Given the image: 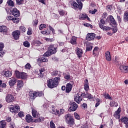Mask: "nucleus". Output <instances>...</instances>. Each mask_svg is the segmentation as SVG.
<instances>
[{
    "label": "nucleus",
    "mask_w": 128,
    "mask_h": 128,
    "mask_svg": "<svg viewBox=\"0 0 128 128\" xmlns=\"http://www.w3.org/2000/svg\"><path fill=\"white\" fill-rule=\"evenodd\" d=\"M0 87L1 88H6V83H2V84L0 85Z\"/></svg>",
    "instance_id": "774afa93"
},
{
    "label": "nucleus",
    "mask_w": 128,
    "mask_h": 128,
    "mask_svg": "<svg viewBox=\"0 0 128 128\" xmlns=\"http://www.w3.org/2000/svg\"><path fill=\"white\" fill-rule=\"evenodd\" d=\"M9 86L12 87L16 84V79L14 78H11L8 82Z\"/></svg>",
    "instance_id": "2eb2a0df"
},
{
    "label": "nucleus",
    "mask_w": 128,
    "mask_h": 128,
    "mask_svg": "<svg viewBox=\"0 0 128 128\" xmlns=\"http://www.w3.org/2000/svg\"><path fill=\"white\" fill-rule=\"evenodd\" d=\"M74 100L78 104H80L81 100H82V98L80 96V94L78 93L74 97Z\"/></svg>",
    "instance_id": "f8f14e48"
},
{
    "label": "nucleus",
    "mask_w": 128,
    "mask_h": 128,
    "mask_svg": "<svg viewBox=\"0 0 128 128\" xmlns=\"http://www.w3.org/2000/svg\"><path fill=\"white\" fill-rule=\"evenodd\" d=\"M37 62L38 64H41V62H48V60L46 57H42L41 58H38L37 60Z\"/></svg>",
    "instance_id": "a211bd4d"
},
{
    "label": "nucleus",
    "mask_w": 128,
    "mask_h": 128,
    "mask_svg": "<svg viewBox=\"0 0 128 128\" xmlns=\"http://www.w3.org/2000/svg\"><path fill=\"white\" fill-rule=\"evenodd\" d=\"M52 54H52L51 51L49 50V51L46 52L44 54V56H52Z\"/></svg>",
    "instance_id": "a19ab883"
},
{
    "label": "nucleus",
    "mask_w": 128,
    "mask_h": 128,
    "mask_svg": "<svg viewBox=\"0 0 128 128\" xmlns=\"http://www.w3.org/2000/svg\"><path fill=\"white\" fill-rule=\"evenodd\" d=\"M38 92H30V96L31 98H36L38 96Z\"/></svg>",
    "instance_id": "473e14b6"
},
{
    "label": "nucleus",
    "mask_w": 128,
    "mask_h": 128,
    "mask_svg": "<svg viewBox=\"0 0 128 128\" xmlns=\"http://www.w3.org/2000/svg\"><path fill=\"white\" fill-rule=\"evenodd\" d=\"M32 116H34V118H38L40 116V114L36 110V108H32Z\"/></svg>",
    "instance_id": "4468645a"
},
{
    "label": "nucleus",
    "mask_w": 128,
    "mask_h": 128,
    "mask_svg": "<svg viewBox=\"0 0 128 128\" xmlns=\"http://www.w3.org/2000/svg\"><path fill=\"white\" fill-rule=\"evenodd\" d=\"M44 117H40L39 118L35 120L34 122H44Z\"/></svg>",
    "instance_id": "c9c22d12"
},
{
    "label": "nucleus",
    "mask_w": 128,
    "mask_h": 128,
    "mask_svg": "<svg viewBox=\"0 0 128 128\" xmlns=\"http://www.w3.org/2000/svg\"><path fill=\"white\" fill-rule=\"evenodd\" d=\"M20 78H22V80H26V74L24 72H21Z\"/></svg>",
    "instance_id": "f704fd0d"
},
{
    "label": "nucleus",
    "mask_w": 128,
    "mask_h": 128,
    "mask_svg": "<svg viewBox=\"0 0 128 128\" xmlns=\"http://www.w3.org/2000/svg\"><path fill=\"white\" fill-rule=\"evenodd\" d=\"M72 84L68 83L66 85V92H70V90H72Z\"/></svg>",
    "instance_id": "412c9836"
},
{
    "label": "nucleus",
    "mask_w": 128,
    "mask_h": 128,
    "mask_svg": "<svg viewBox=\"0 0 128 128\" xmlns=\"http://www.w3.org/2000/svg\"><path fill=\"white\" fill-rule=\"evenodd\" d=\"M12 22L14 24H16V22H20V18H13Z\"/></svg>",
    "instance_id": "09e8293b"
},
{
    "label": "nucleus",
    "mask_w": 128,
    "mask_h": 128,
    "mask_svg": "<svg viewBox=\"0 0 128 128\" xmlns=\"http://www.w3.org/2000/svg\"><path fill=\"white\" fill-rule=\"evenodd\" d=\"M0 32H2L4 34H7L8 32V28L5 26H0Z\"/></svg>",
    "instance_id": "9d476101"
},
{
    "label": "nucleus",
    "mask_w": 128,
    "mask_h": 128,
    "mask_svg": "<svg viewBox=\"0 0 128 128\" xmlns=\"http://www.w3.org/2000/svg\"><path fill=\"white\" fill-rule=\"evenodd\" d=\"M24 46L26 48H30V42L28 41H25L24 42Z\"/></svg>",
    "instance_id": "8fccbe9b"
},
{
    "label": "nucleus",
    "mask_w": 128,
    "mask_h": 128,
    "mask_svg": "<svg viewBox=\"0 0 128 128\" xmlns=\"http://www.w3.org/2000/svg\"><path fill=\"white\" fill-rule=\"evenodd\" d=\"M94 38H96V34L94 33H88L86 35V40L90 42V40H94Z\"/></svg>",
    "instance_id": "1a4fd4ad"
},
{
    "label": "nucleus",
    "mask_w": 128,
    "mask_h": 128,
    "mask_svg": "<svg viewBox=\"0 0 128 128\" xmlns=\"http://www.w3.org/2000/svg\"><path fill=\"white\" fill-rule=\"evenodd\" d=\"M124 20L125 22H128V12H124Z\"/></svg>",
    "instance_id": "e433bc0d"
},
{
    "label": "nucleus",
    "mask_w": 128,
    "mask_h": 128,
    "mask_svg": "<svg viewBox=\"0 0 128 128\" xmlns=\"http://www.w3.org/2000/svg\"><path fill=\"white\" fill-rule=\"evenodd\" d=\"M7 4H8V6H14V2L12 0H8Z\"/></svg>",
    "instance_id": "4c0bfd02"
},
{
    "label": "nucleus",
    "mask_w": 128,
    "mask_h": 128,
    "mask_svg": "<svg viewBox=\"0 0 128 128\" xmlns=\"http://www.w3.org/2000/svg\"><path fill=\"white\" fill-rule=\"evenodd\" d=\"M105 57L106 60H108V62H110V60H112V57L110 56V52H106Z\"/></svg>",
    "instance_id": "aec40b11"
},
{
    "label": "nucleus",
    "mask_w": 128,
    "mask_h": 128,
    "mask_svg": "<svg viewBox=\"0 0 128 128\" xmlns=\"http://www.w3.org/2000/svg\"><path fill=\"white\" fill-rule=\"evenodd\" d=\"M64 78L65 80H70V73L64 74Z\"/></svg>",
    "instance_id": "79ce46f5"
},
{
    "label": "nucleus",
    "mask_w": 128,
    "mask_h": 128,
    "mask_svg": "<svg viewBox=\"0 0 128 128\" xmlns=\"http://www.w3.org/2000/svg\"><path fill=\"white\" fill-rule=\"evenodd\" d=\"M16 4L18 6H20V4H24V0H16Z\"/></svg>",
    "instance_id": "37998d69"
},
{
    "label": "nucleus",
    "mask_w": 128,
    "mask_h": 128,
    "mask_svg": "<svg viewBox=\"0 0 128 128\" xmlns=\"http://www.w3.org/2000/svg\"><path fill=\"white\" fill-rule=\"evenodd\" d=\"M24 68L26 70H30V68H32V66H30V63H28L25 66Z\"/></svg>",
    "instance_id": "3c124183"
},
{
    "label": "nucleus",
    "mask_w": 128,
    "mask_h": 128,
    "mask_svg": "<svg viewBox=\"0 0 128 128\" xmlns=\"http://www.w3.org/2000/svg\"><path fill=\"white\" fill-rule=\"evenodd\" d=\"M98 48L95 47L93 50V54H96V52H98Z\"/></svg>",
    "instance_id": "680f3d73"
},
{
    "label": "nucleus",
    "mask_w": 128,
    "mask_h": 128,
    "mask_svg": "<svg viewBox=\"0 0 128 128\" xmlns=\"http://www.w3.org/2000/svg\"><path fill=\"white\" fill-rule=\"evenodd\" d=\"M4 54H6V52L2 51V50H0V56L2 58Z\"/></svg>",
    "instance_id": "052dcab7"
},
{
    "label": "nucleus",
    "mask_w": 128,
    "mask_h": 128,
    "mask_svg": "<svg viewBox=\"0 0 128 128\" xmlns=\"http://www.w3.org/2000/svg\"><path fill=\"white\" fill-rule=\"evenodd\" d=\"M14 74L17 78H20V74L22 72H20L18 70H16Z\"/></svg>",
    "instance_id": "72a5a7b5"
},
{
    "label": "nucleus",
    "mask_w": 128,
    "mask_h": 128,
    "mask_svg": "<svg viewBox=\"0 0 128 128\" xmlns=\"http://www.w3.org/2000/svg\"><path fill=\"white\" fill-rule=\"evenodd\" d=\"M6 20H14V16H8L6 18Z\"/></svg>",
    "instance_id": "69168bd1"
},
{
    "label": "nucleus",
    "mask_w": 128,
    "mask_h": 128,
    "mask_svg": "<svg viewBox=\"0 0 128 128\" xmlns=\"http://www.w3.org/2000/svg\"><path fill=\"white\" fill-rule=\"evenodd\" d=\"M27 34L28 36H30V34H32V29L31 28H28V31L27 32Z\"/></svg>",
    "instance_id": "c03bdc74"
},
{
    "label": "nucleus",
    "mask_w": 128,
    "mask_h": 128,
    "mask_svg": "<svg viewBox=\"0 0 128 128\" xmlns=\"http://www.w3.org/2000/svg\"><path fill=\"white\" fill-rule=\"evenodd\" d=\"M16 126V124L14 122L10 123V128H14Z\"/></svg>",
    "instance_id": "338daca9"
},
{
    "label": "nucleus",
    "mask_w": 128,
    "mask_h": 128,
    "mask_svg": "<svg viewBox=\"0 0 128 128\" xmlns=\"http://www.w3.org/2000/svg\"><path fill=\"white\" fill-rule=\"evenodd\" d=\"M26 120L27 122H32V117L30 114H27L26 116Z\"/></svg>",
    "instance_id": "2f4dec72"
},
{
    "label": "nucleus",
    "mask_w": 128,
    "mask_h": 128,
    "mask_svg": "<svg viewBox=\"0 0 128 128\" xmlns=\"http://www.w3.org/2000/svg\"><path fill=\"white\" fill-rule=\"evenodd\" d=\"M64 118H65L66 122L68 124V126H72L74 124V120L72 118V114H66L64 116Z\"/></svg>",
    "instance_id": "f03ea898"
},
{
    "label": "nucleus",
    "mask_w": 128,
    "mask_h": 128,
    "mask_svg": "<svg viewBox=\"0 0 128 128\" xmlns=\"http://www.w3.org/2000/svg\"><path fill=\"white\" fill-rule=\"evenodd\" d=\"M94 44L92 43H88L86 44V51L90 52L92 50Z\"/></svg>",
    "instance_id": "a878e982"
},
{
    "label": "nucleus",
    "mask_w": 128,
    "mask_h": 128,
    "mask_svg": "<svg viewBox=\"0 0 128 128\" xmlns=\"http://www.w3.org/2000/svg\"><path fill=\"white\" fill-rule=\"evenodd\" d=\"M70 106L68 109L69 112H75V110H76L78 108V104H76V102H72L70 103Z\"/></svg>",
    "instance_id": "0eeeda50"
},
{
    "label": "nucleus",
    "mask_w": 128,
    "mask_h": 128,
    "mask_svg": "<svg viewBox=\"0 0 128 128\" xmlns=\"http://www.w3.org/2000/svg\"><path fill=\"white\" fill-rule=\"evenodd\" d=\"M4 48V44L2 42H0V50H2Z\"/></svg>",
    "instance_id": "4d7b16f0"
},
{
    "label": "nucleus",
    "mask_w": 128,
    "mask_h": 128,
    "mask_svg": "<svg viewBox=\"0 0 128 128\" xmlns=\"http://www.w3.org/2000/svg\"><path fill=\"white\" fill-rule=\"evenodd\" d=\"M38 20L35 19L32 22V24L34 26H38Z\"/></svg>",
    "instance_id": "603ef678"
},
{
    "label": "nucleus",
    "mask_w": 128,
    "mask_h": 128,
    "mask_svg": "<svg viewBox=\"0 0 128 128\" xmlns=\"http://www.w3.org/2000/svg\"><path fill=\"white\" fill-rule=\"evenodd\" d=\"M84 82V89L86 92H88V90H90V86H88V80L86 79Z\"/></svg>",
    "instance_id": "393cba45"
},
{
    "label": "nucleus",
    "mask_w": 128,
    "mask_h": 128,
    "mask_svg": "<svg viewBox=\"0 0 128 128\" xmlns=\"http://www.w3.org/2000/svg\"><path fill=\"white\" fill-rule=\"evenodd\" d=\"M41 34H46V36H48V35L50 34V32H46V30H45V31H42Z\"/></svg>",
    "instance_id": "13d9d810"
},
{
    "label": "nucleus",
    "mask_w": 128,
    "mask_h": 128,
    "mask_svg": "<svg viewBox=\"0 0 128 128\" xmlns=\"http://www.w3.org/2000/svg\"><path fill=\"white\" fill-rule=\"evenodd\" d=\"M74 116L76 120H80V115H78V113L76 112L74 113Z\"/></svg>",
    "instance_id": "6e6d98bb"
},
{
    "label": "nucleus",
    "mask_w": 128,
    "mask_h": 128,
    "mask_svg": "<svg viewBox=\"0 0 128 128\" xmlns=\"http://www.w3.org/2000/svg\"><path fill=\"white\" fill-rule=\"evenodd\" d=\"M12 14L16 18H18V16H20V11L16 8H14L12 10Z\"/></svg>",
    "instance_id": "ddd939ff"
},
{
    "label": "nucleus",
    "mask_w": 128,
    "mask_h": 128,
    "mask_svg": "<svg viewBox=\"0 0 128 128\" xmlns=\"http://www.w3.org/2000/svg\"><path fill=\"white\" fill-rule=\"evenodd\" d=\"M18 116H20V118H24V112H20L18 114Z\"/></svg>",
    "instance_id": "864d4df0"
},
{
    "label": "nucleus",
    "mask_w": 128,
    "mask_h": 128,
    "mask_svg": "<svg viewBox=\"0 0 128 128\" xmlns=\"http://www.w3.org/2000/svg\"><path fill=\"white\" fill-rule=\"evenodd\" d=\"M6 102L10 103V102H14V95L8 94L6 96Z\"/></svg>",
    "instance_id": "6e6552de"
},
{
    "label": "nucleus",
    "mask_w": 128,
    "mask_h": 128,
    "mask_svg": "<svg viewBox=\"0 0 128 128\" xmlns=\"http://www.w3.org/2000/svg\"><path fill=\"white\" fill-rule=\"evenodd\" d=\"M52 76H58L60 77L62 76V72H60L58 71V70H54L52 73Z\"/></svg>",
    "instance_id": "cd10ccee"
},
{
    "label": "nucleus",
    "mask_w": 128,
    "mask_h": 128,
    "mask_svg": "<svg viewBox=\"0 0 128 128\" xmlns=\"http://www.w3.org/2000/svg\"><path fill=\"white\" fill-rule=\"evenodd\" d=\"M121 122L126 124V127L128 128V118L127 117H123L121 118Z\"/></svg>",
    "instance_id": "6ab92c4d"
},
{
    "label": "nucleus",
    "mask_w": 128,
    "mask_h": 128,
    "mask_svg": "<svg viewBox=\"0 0 128 128\" xmlns=\"http://www.w3.org/2000/svg\"><path fill=\"white\" fill-rule=\"evenodd\" d=\"M120 69L122 72H128V66H120Z\"/></svg>",
    "instance_id": "5701e85b"
},
{
    "label": "nucleus",
    "mask_w": 128,
    "mask_h": 128,
    "mask_svg": "<svg viewBox=\"0 0 128 128\" xmlns=\"http://www.w3.org/2000/svg\"><path fill=\"white\" fill-rule=\"evenodd\" d=\"M70 42L72 44H76V37L72 36L70 38Z\"/></svg>",
    "instance_id": "c756f323"
},
{
    "label": "nucleus",
    "mask_w": 128,
    "mask_h": 128,
    "mask_svg": "<svg viewBox=\"0 0 128 128\" xmlns=\"http://www.w3.org/2000/svg\"><path fill=\"white\" fill-rule=\"evenodd\" d=\"M110 106H118V104L116 102H112L110 104Z\"/></svg>",
    "instance_id": "5fc2aeb1"
},
{
    "label": "nucleus",
    "mask_w": 128,
    "mask_h": 128,
    "mask_svg": "<svg viewBox=\"0 0 128 128\" xmlns=\"http://www.w3.org/2000/svg\"><path fill=\"white\" fill-rule=\"evenodd\" d=\"M106 24V21L103 18L100 19V22L98 23V26L101 30H110V28L108 26H104Z\"/></svg>",
    "instance_id": "20e7f679"
},
{
    "label": "nucleus",
    "mask_w": 128,
    "mask_h": 128,
    "mask_svg": "<svg viewBox=\"0 0 128 128\" xmlns=\"http://www.w3.org/2000/svg\"><path fill=\"white\" fill-rule=\"evenodd\" d=\"M110 30H112V32H114V34H116V32H118V28L116 27H114V28H110Z\"/></svg>",
    "instance_id": "0e129e2a"
},
{
    "label": "nucleus",
    "mask_w": 128,
    "mask_h": 128,
    "mask_svg": "<svg viewBox=\"0 0 128 128\" xmlns=\"http://www.w3.org/2000/svg\"><path fill=\"white\" fill-rule=\"evenodd\" d=\"M86 98H88L89 100L94 98V96L92 95V94L88 93H87L86 94Z\"/></svg>",
    "instance_id": "49530a36"
},
{
    "label": "nucleus",
    "mask_w": 128,
    "mask_h": 128,
    "mask_svg": "<svg viewBox=\"0 0 128 128\" xmlns=\"http://www.w3.org/2000/svg\"><path fill=\"white\" fill-rule=\"evenodd\" d=\"M60 77H56L54 78V80L50 79L48 81V86L50 88H56L58 84V82H60Z\"/></svg>",
    "instance_id": "f257e3e1"
},
{
    "label": "nucleus",
    "mask_w": 128,
    "mask_h": 128,
    "mask_svg": "<svg viewBox=\"0 0 128 128\" xmlns=\"http://www.w3.org/2000/svg\"><path fill=\"white\" fill-rule=\"evenodd\" d=\"M50 128H56V124H54V122L52 120H51L50 122Z\"/></svg>",
    "instance_id": "de8ad7c7"
},
{
    "label": "nucleus",
    "mask_w": 128,
    "mask_h": 128,
    "mask_svg": "<svg viewBox=\"0 0 128 128\" xmlns=\"http://www.w3.org/2000/svg\"><path fill=\"white\" fill-rule=\"evenodd\" d=\"M0 128H6V122L5 120L0 122Z\"/></svg>",
    "instance_id": "7c9ffc66"
},
{
    "label": "nucleus",
    "mask_w": 128,
    "mask_h": 128,
    "mask_svg": "<svg viewBox=\"0 0 128 128\" xmlns=\"http://www.w3.org/2000/svg\"><path fill=\"white\" fill-rule=\"evenodd\" d=\"M96 107L98 106L100 104V103L102 102V101H100V98H97L96 99Z\"/></svg>",
    "instance_id": "ea45409f"
},
{
    "label": "nucleus",
    "mask_w": 128,
    "mask_h": 128,
    "mask_svg": "<svg viewBox=\"0 0 128 128\" xmlns=\"http://www.w3.org/2000/svg\"><path fill=\"white\" fill-rule=\"evenodd\" d=\"M20 30H22V32H26V28H24V26H20Z\"/></svg>",
    "instance_id": "e2e57ef3"
},
{
    "label": "nucleus",
    "mask_w": 128,
    "mask_h": 128,
    "mask_svg": "<svg viewBox=\"0 0 128 128\" xmlns=\"http://www.w3.org/2000/svg\"><path fill=\"white\" fill-rule=\"evenodd\" d=\"M77 2L74 1L72 2L71 6L72 8H74V10H82V2H80V0H76Z\"/></svg>",
    "instance_id": "7ed1b4c3"
},
{
    "label": "nucleus",
    "mask_w": 128,
    "mask_h": 128,
    "mask_svg": "<svg viewBox=\"0 0 128 128\" xmlns=\"http://www.w3.org/2000/svg\"><path fill=\"white\" fill-rule=\"evenodd\" d=\"M104 96L105 98H106V100H112V97L110 96V94H106V92H105L104 94Z\"/></svg>",
    "instance_id": "58836bf2"
},
{
    "label": "nucleus",
    "mask_w": 128,
    "mask_h": 128,
    "mask_svg": "<svg viewBox=\"0 0 128 128\" xmlns=\"http://www.w3.org/2000/svg\"><path fill=\"white\" fill-rule=\"evenodd\" d=\"M109 20H110V22L111 24H114V26H116V20H114V16L112 15H110L108 16Z\"/></svg>",
    "instance_id": "4be33fe9"
},
{
    "label": "nucleus",
    "mask_w": 128,
    "mask_h": 128,
    "mask_svg": "<svg viewBox=\"0 0 128 128\" xmlns=\"http://www.w3.org/2000/svg\"><path fill=\"white\" fill-rule=\"evenodd\" d=\"M48 50L51 52L52 54H56V49L54 45H50L48 47Z\"/></svg>",
    "instance_id": "b1692460"
},
{
    "label": "nucleus",
    "mask_w": 128,
    "mask_h": 128,
    "mask_svg": "<svg viewBox=\"0 0 128 128\" xmlns=\"http://www.w3.org/2000/svg\"><path fill=\"white\" fill-rule=\"evenodd\" d=\"M112 6L110 5H108L106 7V9L108 12H110V10H112Z\"/></svg>",
    "instance_id": "bf43d9fd"
},
{
    "label": "nucleus",
    "mask_w": 128,
    "mask_h": 128,
    "mask_svg": "<svg viewBox=\"0 0 128 128\" xmlns=\"http://www.w3.org/2000/svg\"><path fill=\"white\" fill-rule=\"evenodd\" d=\"M46 28V24H41L40 26V30H42L44 28Z\"/></svg>",
    "instance_id": "a18cd8bd"
},
{
    "label": "nucleus",
    "mask_w": 128,
    "mask_h": 128,
    "mask_svg": "<svg viewBox=\"0 0 128 128\" xmlns=\"http://www.w3.org/2000/svg\"><path fill=\"white\" fill-rule=\"evenodd\" d=\"M24 86V82L22 80H18L17 83V90H20L22 87Z\"/></svg>",
    "instance_id": "f3484780"
},
{
    "label": "nucleus",
    "mask_w": 128,
    "mask_h": 128,
    "mask_svg": "<svg viewBox=\"0 0 128 128\" xmlns=\"http://www.w3.org/2000/svg\"><path fill=\"white\" fill-rule=\"evenodd\" d=\"M12 74V72L10 70H6L4 72V76L6 78H10Z\"/></svg>",
    "instance_id": "c85d7f7f"
},
{
    "label": "nucleus",
    "mask_w": 128,
    "mask_h": 128,
    "mask_svg": "<svg viewBox=\"0 0 128 128\" xmlns=\"http://www.w3.org/2000/svg\"><path fill=\"white\" fill-rule=\"evenodd\" d=\"M9 109L11 112L14 114H18L20 110L18 104L12 105L9 107Z\"/></svg>",
    "instance_id": "39448f33"
},
{
    "label": "nucleus",
    "mask_w": 128,
    "mask_h": 128,
    "mask_svg": "<svg viewBox=\"0 0 128 128\" xmlns=\"http://www.w3.org/2000/svg\"><path fill=\"white\" fill-rule=\"evenodd\" d=\"M46 72V69L44 68H41L39 70V71H38L36 70H34V72H35L37 78H44V74L42 72Z\"/></svg>",
    "instance_id": "423d86ee"
},
{
    "label": "nucleus",
    "mask_w": 128,
    "mask_h": 128,
    "mask_svg": "<svg viewBox=\"0 0 128 128\" xmlns=\"http://www.w3.org/2000/svg\"><path fill=\"white\" fill-rule=\"evenodd\" d=\"M20 31L18 30H16V31H14L12 33V36H13V38L16 40H18L19 38H20Z\"/></svg>",
    "instance_id": "9b49d317"
},
{
    "label": "nucleus",
    "mask_w": 128,
    "mask_h": 128,
    "mask_svg": "<svg viewBox=\"0 0 128 128\" xmlns=\"http://www.w3.org/2000/svg\"><path fill=\"white\" fill-rule=\"evenodd\" d=\"M76 54L78 58H82V54H83L82 50V49H80L78 48H76Z\"/></svg>",
    "instance_id": "dca6fc26"
},
{
    "label": "nucleus",
    "mask_w": 128,
    "mask_h": 128,
    "mask_svg": "<svg viewBox=\"0 0 128 128\" xmlns=\"http://www.w3.org/2000/svg\"><path fill=\"white\" fill-rule=\"evenodd\" d=\"M120 109L118 108V110L114 113V116L116 118H120Z\"/></svg>",
    "instance_id": "bb28decb"
}]
</instances>
